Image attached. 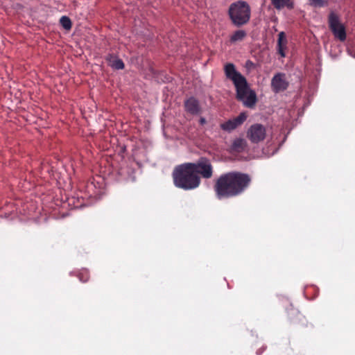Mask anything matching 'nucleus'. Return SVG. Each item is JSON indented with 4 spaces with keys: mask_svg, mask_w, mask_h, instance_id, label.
Here are the masks:
<instances>
[{
    "mask_svg": "<svg viewBox=\"0 0 355 355\" xmlns=\"http://www.w3.org/2000/svg\"><path fill=\"white\" fill-rule=\"evenodd\" d=\"M106 61L107 62L108 65L114 69H122L124 68V64L122 60L112 54L107 55Z\"/></svg>",
    "mask_w": 355,
    "mask_h": 355,
    "instance_id": "9b49d317",
    "label": "nucleus"
},
{
    "mask_svg": "<svg viewBox=\"0 0 355 355\" xmlns=\"http://www.w3.org/2000/svg\"><path fill=\"white\" fill-rule=\"evenodd\" d=\"M60 23L66 30H69L71 28V21L67 16H62L60 19Z\"/></svg>",
    "mask_w": 355,
    "mask_h": 355,
    "instance_id": "2eb2a0df",
    "label": "nucleus"
},
{
    "mask_svg": "<svg viewBox=\"0 0 355 355\" xmlns=\"http://www.w3.org/2000/svg\"><path fill=\"white\" fill-rule=\"evenodd\" d=\"M224 69L227 78L233 82L236 87L237 98L246 107H252L254 105L257 101L256 94L250 89L245 78L236 70L232 63L225 64Z\"/></svg>",
    "mask_w": 355,
    "mask_h": 355,
    "instance_id": "f03ea898",
    "label": "nucleus"
},
{
    "mask_svg": "<svg viewBox=\"0 0 355 355\" xmlns=\"http://www.w3.org/2000/svg\"><path fill=\"white\" fill-rule=\"evenodd\" d=\"M247 35V33L243 30H238L235 31L230 37L231 42H236L242 41Z\"/></svg>",
    "mask_w": 355,
    "mask_h": 355,
    "instance_id": "4468645a",
    "label": "nucleus"
},
{
    "mask_svg": "<svg viewBox=\"0 0 355 355\" xmlns=\"http://www.w3.org/2000/svg\"><path fill=\"white\" fill-rule=\"evenodd\" d=\"M200 125H205L207 123L205 118L201 117L199 120Z\"/></svg>",
    "mask_w": 355,
    "mask_h": 355,
    "instance_id": "6ab92c4d",
    "label": "nucleus"
},
{
    "mask_svg": "<svg viewBox=\"0 0 355 355\" xmlns=\"http://www.w3.org/2000/svg\"><path fill=\"white\" fill-rule=\"evenodd\" d=\"M272 5L276 8L277 9H280L285 6H286L289 0H271Z\"/></svg>",
    "mask_w": 355,
    "mask_h": 355,
    "instance_id": "dca6fc26",
    "label": "nucleus"
},
{
    "mask_svg": "<svg viewBox=\"0 0 355 355\" xmlns=\"http://www.w3.org/2000/svg\"><path fill=\"white\" fill-rule=\"evenodd\" d=\"M287 40L284 32H280L278 35L277 49L278 52L282 58L285 57L284 49L286 47Z\"/></svg>",
    "mask_w": 355,
    "mask_h": 355,
    "instance_id": "f8f14e48",
    "label": "nucleus"
},
{
    "mask_svg": "<svg viewBox=\"0 0 355 355\" xmlns=\"http://www.w3.org/2000/svg\"><path fill=\"white\" fill-rule=\"evenodd\" d=\"M310 4L315 7H322L324 6V0H309Z\"/></svg>",
    "mask_w": 355,
    "mask_h": 355,
    "instance_id": "f3484780",
    "label": "nucleus"
},
{
    "mask_svg": "<svg viewBox=\"0 0 355 355\" xmlns=\"http://www.w3.org/2000/svg\"><path fill=\"white\" fill-rule=\"evenodd\" d=\"M266 135L265 127L259 123L252 125L247 131V137L252 143L257 144L263 141Z\"/></svg>",
    "mask_w": 355,
    "mask_h": 355,
    "instance_id": "0eeeda50",
    "label": "nucleus"
},
{
    "mask_svg": "<svg viewBox=\"0 0 355 355\" xmlns=\"http://www.w3.org/2000/svg\"><path fill=\"white\" fill-rule=\"evenodd\" d=\"M190 165L196 174H200L205 179L211 178L213 175V167L207 158L201 157L197 162L190 163Z\"/></svg>",
    "mask_w": 355,
    "mask_h": 355,
    "instance_id": "39448f33",
    "label": "nucleus"
},
{
    "mask_svg": "<svg viewBox=\"0 0 355 355\" xmlns=\"http://www.w3.org/2000/svg\"><path fill=\"white\" fill-rule=\"evenodd\" d=\"M247 119V115L245 112H241L238 116L230 119L227 121L221 123L220 128L222 130L227 132L236 129L238 126L241 125Z\"/></svg>",
    "mask_w": 355,
    "mask_h": 355,
    "instance_id": "6e6552de",
    "label": "nucleus"
},
{
    "mask_svg": "<svg viewBox=\"0 0 355 355\" xmlns=\"http://www.w3.org/2000/svg\"><path fill=\"white\" fill-rule=\"evenodd\" d=\"M250 177L240 173L222 175L217 180L215 191L218 198H230L241 193L248 186Z\"/></svg>",
    "mask_w": 355,
    "mask_h": 355,
    "instance_id": "f257e3e1",
    "label": "nucleus"
},
{
    "mask_svg": "<svg viewBox=\"0 0 355 355\" xmlns=\"http://www.w3.org/2000/svg\"><path fill=\"white\" fill-rule=\"evenodd\" d=\"M271 86L275 92L285 90L288 87V83L285 80V75L280 73L275 75L271 80Z\"/></svg>",
    "mask_w": 355,
    "mask_h": 355,
    "instance_id": "1a4fd4ad",
    "label": "nucleus"
},
{
    "mask_svg": "<svg viewBox=\"0 0 355 355\" xmlns=\"http://www.w3.org/2000/svg\"><path fill=\"white\" fill-rule=\"evenodd\" d=\"M79 278H80V280L82 281V282H86L87 280V279H83L80 276L79 277Z\"/></svg>",
    "mask_w": 355,
    "mask_h": 355,
    "instance_id": "aec40b11",
    "label": "nucleus"
},
{
    "mask_svg": "<svg viewBox=\"0 0 355 355\" xmlns=\"http://www.w3.org/2000/svg\"><path fill=\"white\" fill-rule=\"evenodd\" d=\"M228 13L232 23L236 26H241L249 21L250 8L245 1H238L230 5Z\"/></svg>",
    "mask_w": 355,
    "mask_h": 355,
    "instance_id": "20e7f679",
    "label": "nucleus"
},
{
    "mask_svg": "<svg viewBox=\"0 0 355 355\" xmlns=\"http://www.w3.org/2000/svg\"><path fill=\"white\" fill-rule=\"evenodd\" d=\"M247 147V141L242 138H237L234 140L231 150L234 152L241 153L245 150Z\"/></svg>",
    "mask_w": 355,
    "mask_h": 355,
    "instance_id": "ddd939ff",
    "label": "nucleus"
},
{
    "mask_svg": "<svg viewBox=\"0 0 355 355\" xmlns=\"http://www.w3.org/2000/svg\"><path fill=\"white\" fill-rule=\"evenodd\" d=\"M173 178L175 187L184 190L194 189L200 183V177L193 172L190 163H185L175 167L173 172Z\"/></svg>",
    "mask_w": 355,
    "mask_h": 355,
    "instance_id": "7ed1b4c3",
    "label": "nucleus"
},
{
    "mask_svg": "<svg viewBox=\"0 0 355 355\" xmlns=\"http://www.w3.org/2000/svg\"><path fill=\"white\" fill-rule=\"evenodd\" d=\"M329 25L335 37L343 42L346 39V32L344 26L340 22L338 17L331 12L329 16Z\"/></svg>",
    "mask_w": 355,
    "mask_h": 355,
    "instance_id": "423d86ee",
    "label": "nucleus"
},
{
    "mask_svg": "<svg viewBox=\"0 0 355 355\" xmlns=\"http://www.w3.org/2000/svg\"><path fill=\"white\" fill-rule=\"evenodd\" d=\"M185 109L187 112L191 114L197 115L201 112V109L199 105V102L195 98H189L184 103Z\"/></svg>",
    "mask_w": 355,
    "mask_h": 355,
    "instance_id": "9d476101",
    "label": "nucleus"
},
{
    "mask_svg": "<svg viewBox=\"0 0 355 355\" xmlns=\"http://www.w3.org/2000/svg\"><path fill=\"white\" fill-rule=\"evenodd\" d=\"M245 67H246V68H248V69H252V68H254V63H253L252 61H250V60H248V61L246 62V63H245Z\"/></svg>",
    "mask_w": 355,
    "mask_h": 355,
    "instance_id": "a211bd4d",
    "label": "nucleus"
}]
</instances>
